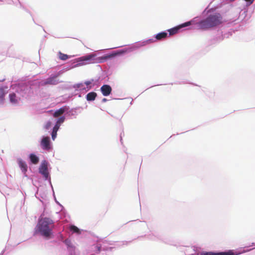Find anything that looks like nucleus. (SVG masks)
Masks as SVG:
<instances>
[{"mask_svg": "<svg viewBox=\"0 0 255 255\" xmlns=\"http://www.w3.org/2000/svg\"><path fill=\"white\" fill-rule=\"evenodd\" d=\"M224 22L222 14L218 12H211L208 11V15L204 19L196 23L198 28L202 30H207L217 27Z\"/></svg>", "mask_w": 255, "mask_h": 255, "instance_id": "nucleus-1", "label": "nucleus"}, {"mask_svg": "<svg viewBox=\"0 0 255 255\" xmlns=\"http://www.w3.org/2000/svg\"><path fill=\"white\" fill-rule=\"evenodd\" d=\"M54 227V222L51 219L48 217L42 218L38 221L36 232L47 239H49L53 235Z\"/></svg>", "mask_w": 255, "mask_h": 255, "instance_id": "nucleus-2", "label": "nucleus"}, {"mask_svg": "<svg viewBox=\"0 0 255 255\" xmlns=\"http://www.w3.org/2000/svg\"><path fill=\"white\" fill-rule=\"evenodd\" d=\"M95 57V54H91L78 58L76 59V62L78 63L76 65V66L83 65L85 64V63H84V61L90 60Z\"/></svg>", "mask_w": 255, "mask_h": 255, "instance_id": "nucleus-3", "label": "nucleus"}, {"mask_svg": "<svg viewBox=\"0 0 255 255\" xmlns=\"http://www.w3.org/2000/svg\"><path fill=\"white\" fill-rule=\"evenodd\" d=\"M59 82L57 79V76H54L50 77L47 79L41 81L40 82V84L42 86H45L47 85H56Z\"/></svg>", "mask_w": 255, "mask_h": 255, "instance_id": "nucleus-4", "label": "nucleus"}, {"mask_svg": "<svg viewBox=\"0 0 255 255\" xmlns=\"http://www.w3.org/2000/svg\"><path fill=\"white\" fill-rule=\"evenodd\" d=\"M39 171L46 179L48 178L49 172L48 171L47 163L46 161H44L41 163L39 168Z\"/></svg>", "mask_w": 255, "mask_h": 255, "instance_id": "nucleus-5", "label": "nucleus"}, {"mask_svg": "<svg viewBox=\"0 0 255 255\" xmlns=\"http://www.w3.org/2000/svg\"><path fill=\"white\" fill-rule=\"evenodd\" d=\"M240 253L234 254L233 251H230L227 252L213 253V252H203L201 255H238Z\"/></svg>", "mask_w": 255, "mask_h": 255, "instance_id": "nucleus-6", "label": "nucleus"}, {"mask_svg": "<svg viewBox=\"0 0 255 255\" xmlns=\"http://www.w3.org/2000/svg\"><path fill=\"white\" fill-rule=\"evenodd\" d=\"M101 91L104 96H108L111 93L112 88L110 85H104L101 87Z\"/></svg>", "mask_w": 255, "mask_h": 255, "instance_id": "nucleus-7", "label": "nucleus"}, {"mask_svg": "<svg viewBox=\"0 0 255 255\" xmlns=\"http://www.w3.org/2000/svg\"><path fill=\"white\" fill-rule=\"evenodd\" d=\"M41 145L42 148L46 150H48L50 148V138L49 137H44L41 142Z\"/></svg>", "mask_w": 255, "mask_h": 255, "instance_id": "nucleus-8", "label": "nucleus"}, {"mask_svg": "<svg viewBox=\"0 0 255 255\" xmlns=\"http://www.w3.org/2000/svg\"><path fill=\"white\" fill-rule=\"evenodd\" d=\"M10 102L13 104H17L18 103L20 98L17 97L16 94L14 93L9 95Z\"/></svg>", "mask_w": 255, "mask_h": 255, "instance_id": "nucleus-9", "label": "nucleus"}, {"mask_svg": "<svg viewBox=\"0 0 255 255\" xmlns=\"http://www.w3.org/2000/svg\"><path fill=\"white\" fill-rule=\"evenodd\" d=\"M7 92L4 88H0V104L4 103V97Z\"/></svg>", "mask_w": 255, "mask_h": 255, "instance_id": "nucleus-10", "label": "nucleus"}, {"mask_svg": "<svg viewBox=\"0 0 255 255\" xmlns=\"http://www.w3.org/2000/svg\"><path fill=\"white\" fill-rule=\"evenodd\" d=\"M18 165H19L21 170H22V171L24 173H25V172L27 171V166L26 163L24 161H23L22 160L19 159L18 160Z\"/></svg>", "mask_w": 255, "mask_h": 255, "instance_id": "nucleus-11", "label": "nucleus"}, {"mask_svg": "<svg viewBox=\"0 0 255 255\" xmlns=\"http://www.w3.org/2000/svg\"><path fill=\"white\" fill-rule=\"evenodd\" d=\"M97 96V94L96 93L94 92H91L89 93L86 95V99L88 101H94L96 99V98Z\"/></svg>", "mask_w": 255, "mask_h": 255, "instance_id": "nucleus-12", "label": "nucleus"}, {"mask_svg": "<svg viewBox=\"0 0 255 255\" xmlns=\"http://www.w3.org/2000/svg\"><path fill=\"white\" fill-rule=\"evenodd\" d=\"M66 108L65 107L60 108L59 110L56 111L54 114L53 117L55 118L58 117L62 115L66 111Z\"/></svg>", "mask_w": 255, "mask_h": 255, "instance_id": "nucleus-13", "label": "nucleus"}, {"mask_svg": "<svg viewBox=\"0 0 255 255\" xmlns=\"http://www.w3.org/2000/svg\"><path fill=\"white\" fill-rule=\"evenodd\" d=\"M167 36V33L165 32H162L158 33L155 36V38L157 40H160L163 38H165Z\"/></svg>", "mask_w": 255, "mask_h": 255, "instance_id": "nucleus-14", "label": "nucleus"}, {"mask_svg": "<svg viewBox=\"0 0 255 255\" xmlns=\"http://www.w3.org/2000/svg\"><path fill=\"white\" fill-rule=\"evenodd\" d=\"M30 159L31 162L33 164H37L39 161L38 157L33 154H31L30 155Z\"/></svg>", "mask_w": 255, "mask_h": 255, "instance_id": "nucleus-15", "label": "nucleus"}, {"mask_svg": "<svg viewBox=\"0 0 255 255\" xmlns=\"http://www.w3.org/2000/svg\"><path fill=\"white\" fill-rule=\"evenodd\" d=\"M71 56L68 55L67 54L61 53V52H59V58L60 59L62 60H66L68 58H70Z\"/></svg>", "mask_w": 255, "mask_h": 255, "instance_id": "nucleus-16", "label": "nucleus"}, {"mask_svg": "<svg viewBox=\"0 0 255 255\" xmlns=\"http://www.w3.org/2000/svg\"><path fill=\"white\" fill-rule=\"evenodd\" d=\"M70 230L73 233H76L78 234H80L81 233L80 230L75 226L72 225L70 227Z\"/></svg>", "mask_w": 255, "mask_h": 255, "instance_id": "nucleus-17", "label": "nucleus"}, {"mask_svg": "<svg viewBox=\"0 0 255 255\" xmlns=\"http://www.w3.org/2000/svg\"><path fill=\"white\" fill-rule=\"evenodd\" d=\"M180 28V26L178 27H174L173 28L169 29L168 31L169 32V34L170 35H173L175 33H176L178 30Z\"/></svg>", "mask_w": 255, "mask_h": 255, "instance_id": "nucleus-18", "label": "nucleus"}, {"mask_svg": "<svg viewBox=\"0 0 255 255\" xmlns=\"http://www.w3.org/2000/svg\"><path fill=\"white\" fill-rule=\"evenodd\" d=\"M65 121V117H61L60 118H59L56 122V124L58 125H60L61 124L63 123Z\"/></svg>", "mask_w": 255, "mask_h": 255, "instance_id": "nucleus-19", "label": "nucleus"}, {"mask_svg": "<svg viewBox=\"0 0 255 255\" xmlns=\"http://www.w3.org/2000/svg\"><path fill=\"white\" fill-rule=\"evenodd\" d=\"M193 21H188V22H185L184 23L182 24L179 26H180V28L184 27H186V26H189V25H191L192 24V23H193Z\"/></svg>", "mask_w": 255, "mask_h": 255, "instance_id": "nucleus-20", "label": "nucleus"}, {"mask_svg": "<svg viewBox=\"0 0 255 255\" xmlns=\"http://www.w3.org/2000/svg\"><path fill=\"white\" fill-rule=\"evenodd\" d=\"M116 55V54H113L109 55L106 56H105V57H102V58H101V59L102 60H106V59H108V58H111V57H114V56H115Z\"/></svg>", "mask_w": 255, "mask_h": 255, "instance_id": "nucleus-21", "label": "nucleus"}, {"mask_svg": "<svg viewBox=\"0 0 255 255\" xmlns=\"http://www.w3.org/2000/svg\"><path fill=\"white\" fill-rule=\"evenodd\" d=\"M51 126V122L49 121L48 122L46 125H45V128L46 129H48Z\"/></svg>", "mask_w": 255, "mask_h": 255, "instance_id": "nucleus-22", "label": "nucleus"}, {"mask_svg": "<svg viewBox=\"0 0 255 255\" xmlns=\"http://www.w3.org/2000/svg\"><path fill=\"white\" fill-rule=\"evenodd\" d=\"M51 135H52V139L54 140L55 139L56 137V135H57V132L55 131H52Z\"/></svg>", "mask_w": 255, "mask_h": 255, "instance_id": "nucleus-23", "label": "nucleus"}, {"mask_svg": "<svg viewBox=\"0 0 255 255\" xmlns=\"http://www.w3.org/2000/svg\"><path fill=\"white\" fill-rule=\"evenodd\" d=\"M59 127H60V126L56 124V125H55V126L54 127V128H53V131L57 132L59 128Z\"/></svg>", "mask_w": 255, "mask_h": 255, "instance_id": "nucleus-24", "label": "nucleus"}, {"mask_svg": "<svg viewBox=\"0 0 255 255\" xmlns=\"http://www.w3.org/2000/svg\"><path fill=\"white\" fill-rule=\"evenodd\" d=\"M85 84L86 85L88 86V85H90V84H91V81H86V82H85Z\"/></svg>", "mask_w": 255, "mask_h": 255, "instance_id": "nucleus-25", "label": "nucleus"}, {"mask_svg": "<svg viewBox=\"0 0 255 255\" xmlns=\"http://www.w3.org/2000/svg\"><path fill=\"white\" fill-rule=\"evenodd\" d=\"M107 101V100L106 98H104L102 100L103 102H106Z\"/></svg>", "mask_w": 255, "mask_h": 255, "instance_id": "nucleus-26", "label": "nucleus"}, {"mask_svg": "<svg viewBox=\"0 0 255 255\" xmlns=\"http://www.w3.org/2000/svg\"><path fill=\"white\" fill-rule=\"evenodd\" d=\"M81 86H82V84H78V88H81Z\"/></svg>", "mask_w": 255, "mask_h": 255, "instance_id": "nucleus-27", "label": "nucleus"}, {"mask_svg": "<svg viewBox=\"0 0 255 255\" xmlns=\"http://www.w3.org/2000/svg\"><path fill=\"white\" fill-rule=\"evenodd\" d=\"M97 248H98V251H99V252H100V248H100V247H97Z\"/></svg>", "mask_w": 255, "mask_h": 255, "instance_id": "nucleus-28", "label": "nucleus"}, {"mask_svg": "<svg viewBox=\"0 0 255 255\" xmlns=\"http://www.w3.org/2000/svg\"><path fill=\"white\" fill-rule=\"evenodd\" d=\"M249 1L250 2V3H249L250 4H251L253 3V0Z\"/></svg>", "mask_w": 255, "mask_h": 255, "instance_id": "nucleus-29", "label": "nucleus"}, {"mask_svg": "<svg viewBox=\"0 0 255 255\" xmlns=\"http://www.w3.org/2000/svg\"><path fill=\"white\" fill-rule=\"evenodd\" d=\"M251 250H247V251H244L243 252H242V253H245L246 252H247V251H251Z\"/></svg>", "mask_w": 255, "mask_h": 255, "instance_id": "nucleus-30", "label": "nucleus"}]
</instances>
